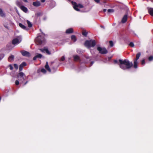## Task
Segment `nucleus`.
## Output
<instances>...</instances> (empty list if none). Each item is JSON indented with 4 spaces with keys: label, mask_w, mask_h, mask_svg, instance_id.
Here are the masks:
<instances>
[{
    "label": "nucleus",
    "mask_w": 153,
    "mask_h": 153,
    "mask_svg": "<svg viewBox=\"0 0 153 153\" xmlns=\"http://www.w3.org/2000/svg\"><path fill=\"white\" fill-rule=\"evenodd\" d=\"M71 39L74 41V42H75L76 40V36L74 35H73L71 36Z\"/></svg>",
    "instance_id": "b1692460"
},
{
    "label": "nucleus",
    "mask_w": 153,
    "mask_h": 153,
    "mask_svg": "<svg viewBox=\"0 0 153 153\" xmlns=\"http://www.w3.org/2000/svg\"><path fill=\"white\" fill-rule=\"evenodd\" d=\"M106 6H108L110 7H111L112 6V5L111 3L106 2L105 4L104 7H105Z\"/></svg>",
    "instance_id": "c756f323"
},
{
    "label": "nucleus",
    "mask_w": 153,
    "mask_h": 153,
    "mask_svg": "<svg viewBox=\"0 0 153 153\" xmlns=\"http://www.w3.org/2000/svg\"><path fill=\"white\" fill-rule=\"evenodd\" d=\"M28 82V81L26 82L23 85H26L27 83Z\"/></svg>",
    "instance_id": "de8ad7c7"
},
{
    "label": "nucleus",
    "mask_w": 153,
    "mask_h": 153,
    "mask_svg": "<svg viewBox=\"0 0 153 153\" xmlns=\"http://www.w3.org/2000/svg\"><path fill=\"white\" fill-rule=\"evenodd\" d=\"M21 9L24 12L26 13L28 11L27 9L24 6H20Z\"/></svg>",
    "instance_id": "2eb2a0df"
},
{
    "label": "nucleus",
    "mask_w": 153,
    "mask_h": 153,
    "mask_svg": "<svg viewBox=\"0 0 153 153\" xmlns=\"http://www.w3.org/2000/svg\"><path fill=\"white\" fill-rule=\"evenodd\" d=\"M39 50L42 52L44 53H46L48 55L51 54V53L50 51H49L48 48L47 47H44L43 49H40Z\"/></svg>",
    "instance_id": "6e6552de"
},
{
    "label": "nucleus",
    "mask_w": 153,
    "mask_h": 153,
    "mask_svg": "<svg viewBox=\"0 0 153 153\" xmlns=\"http://www.w3.org/2000/svg\"><path fill=\"white\" fill-rule=\"evenodd\" d=\"M148 60L149 61H151L153 60V56H150L148 58Z\"/></svg>",
    "instance_id": "7c9ffc66"
},
{
    "label": "nucleus",
    "mask_w": 153,
    "mask_h": 153,
    "mask_svg": "<svg viewBox=\"0 0 153 153\" xmlns=\"http://www.w3.org/2000/svg\"><path fill=\"white\" fill-rule=\"evenodd\" d=\"M14 67L16 69L18 68V65L16 64H14Z\"/></svg>",
    "instance_id": "c9c22d12"
},
{
    "label": "nucleus",
    "mask_w": 153,
    "mask_h": 153,
    "mask_svg": "<svg viewBox=\"0 0 153 153\" xmlns=\"http://www.w3.org/2000/svg\"><path fill=\"white\" fill-rule=\"evenodd\" d=\"M4 26L6 27V28H7V29H8V27L7 26V25H4Z\"/></svg>",
    "instance_id": "a18cd8bd"
},
{
    "label": "nucleus",
    "mask_w": 153,
    "mask_h": 153,
    "mask_svg": "<svg viewBox=\"0 0 153 153\" xmlns=\"http://www.w3.org/2000/svg\"><path fill=\"white\" fill-rule=\"evenodd\" d=\"M41 71L44 74H45L46 72V70L44 68L41 69Z\"/></svg>",
    "instance_id": "72a5a7b5"
},
{
    "label": "nucleus",
    "mask_w": 153,
    "mask_h": 153,
    "mask_svg": "<svg viewBox=\"0 0 153 153\" xmlns=\"http://www.w3.org/2000/svg\"><path fill=\"white\" fill-rule=\"evenodd\" d=\"M141 64L142 65H144L146 64L145 59H143L141 61Z\"/></svg>",
    "instance_id": "bb28decb"
},
{
    "label": "nucleus",
    "mask_w": 153,
    "mask_h": 153,
    "mask_svg": "<svg viewBox=\"0 0 153 153\" xmlns=\"http://www.w3.org/2000/svg\"><path fill=\"white\" fill-rule=\"evenodd\" d=\"M0 16L2 17L5 16V14L1 8H0Z\"/></svg>",
    "instance_id": "f3484780"
},
{
    "label": "nucleus",
    "mask_w": 153,
    "mask_h": 153,
    "mask_svg": "<svg viewBox=\"0 0 153 153\" xmlns=\"http://www.w3.org/2000/svg\"><path fill=\"white\" fill-rule=\"evenodd\" d=\"M24 2H27L28 1L27 0H23Z\"/></svg>",
    "instance_id": "3c124183"
},
{
    "label": "nucleus",
    "mask_w": 153,
    "mask_h": 153,
    "mask_svg": "<svg viewBox=\"0 0 153 153\" xmlns=\"http://www.w3.org/2000/svg\"><path fill=\"white\" fill-rule=\"evenodd\" d=\"M76 51L78 53H81L82 52V51L80 49H77Z\"/></svg>",
    "instance_id": "e433bc0d"
},
{
    "label": "nucleus",
    "mask_w": 153,
    "mask_h": 153,
    "mask_svg": "<svg viewBox=\"0 0 153 153\" xmlns=\"http://www.w3.org/2000/svg\"><path fill=\"white\" fill-rule=\"evenodd\" d=\"M97 50L100 53L102 54H105L108 53L107 51L105 48H102L100 47H98Z\"/></svg>",
    "instance_id": "0eeeda50"
},
{
    "label": "nucleus",
    "mask_w": 153,
    "mask_h": 153,
    "mask_svg": "<svg viewBox=\"0 0 153 153\" xmlns=\"http://www.w3.org/2000/svg\"><path fill=\"white\" fill-rule=\"evenodd\" d=\"M118 65L123 70H126L130 68L133 66V63L127 59L119 60Z\"/></svg>",
    "instance_id": "f257e3e1"
},
{
    "label": "nucleus",
    "mask_w": 153,
    "mask_h": 153,
    "mask_svg": "<svg viewBox=\"0 0 153 153\" xmlns=\"http://www.w3.org/2000/svg\"><path fill=\"white\" fill-rule=\"evenodd\" d=\"M110 45L111 47H112L114 45L113 42L112 41H109Z\"/></svg>",
    "instance_id": "2f4dec72"
},
{
    "label": "nucleus",
    "mask_w": 153,
    "mask_h": 153,
    "mask_svg": "<svg viewBox=\"0 0 153 153\" xmlns=\"http://www.w3.org/2000/svg\"><path fill=\"white\" fill-rule=\"evenodd\" d=\"M26 64L25 62H23L19 66V71H21L23 67L26 66Z\"/></svg>",
    "instance_id": "9d476101"
},
{
    "label": "nucleus",
    "mask_w": 153,
    "mask_h": 153,
    "mask_svg": "<svg viewBox=\"0 0 153 153\" xmlns=\"http://www.w3.org/2000/svg\"><path fill=\"white\" fill-rule=\"evenodd\" d=\"M15 84L16 85H18L19 84V80H16L15 81Z\"/></svg>",
    "instance_id": "ea45409f"
},
{
    "label": "nucleus",
    "mask_w": 153,
    "mask_h": 153,
    "mask_svg": "<svg viewBox=\"0 0 153 153\" xmlns=\"http://www.w3.org/2000/svg\"><path fill=\"white\" fill-rule=\"evenodd\" d=\"M42 56V55L41 54H38L34 56L33 59V60H35L37 58H41Z\"/></svg>",
    "instance_id": "4468645a"
},
{
    "label": "nucleus",
    "mask_w": 153,
    "mask_h": 153,
    "mask_svg": "<svg viewBox=\"0 0 153 153\" xmlns=\"http://www.w3.org/2000/svg\"><path fill=\"white\" fill-rule=\"evenodd\" d=\"M74 60L75 61H77L79 59V57L78 55H75L73 56Z\"/></svg>",
    "instance_id": "393cba45"
},
{
    "label": "nucleus",
    "mask_w": 153,
    "mask_h": 153,
    "mask_svg": "<svg viewBox=\"0 0 153 153\" xmlns=\"http://www.w3.org/2000/svg\"><path fill=\"white\" fill-rule=\"evenodd\" d=\"M129 45L132 47H133L134 46V45L133 42H131L129 44Z\"/></svg>",
    "instance_id": "f704fd0d"
},
{
    "label": "nucleus",
    "mask_w": 153,
    "mask_h": 153,
    "mask_svg": "<svg viewBox=\"0 0 153 153\" xmlns=\"http://www.w3.org/2000/svg\"><path fill=\"white\" fill-rule=\"evenodd\" d=\"M41 2H44L45 1V0H41Z\"/></svg>",
    "instance_id": "8fccbe9b"
},
{
    "label": "nucleus",
    "mask_w": 153,
    "mask_h": 153,
    "mask_svg": "<svg viewBox=\"0 0 153 153\" xmlns=\"http://www.w3.org/2000/svg\"><path fill=\"white\" fill-rule=\"evenodd\" d=\"M114 12V10L113 9H109L107 10L108 13H112Z\"/></svg>",
    "instance_id": "c85d7f7f"
},
{
    "label": "nucleus",
    "mask_w": 153,
    "mask_h": 153,
    "mask_svg": "<svg viewBox=\"0 0 153 153\" xmlns=\"http://www.w3.org/2000/svg\"><path fill=\"white\" fill-rule=\"evenodd\" d=\"M43 36L39 35L36 38V40L39 45H41L44 43L45 41V39L44 36V34L42 32Z\"/></svg>",
    "instance_id": "7ed1b4c3"
},
{
    "label": "nucleus",
    "mask_w": 153,
    "mask_h": 153,
    "mask_svg": "<svg viewBox=\"0 0 153 153\" xmlns=\"http://www.w3.org/2000/svg\"><path fill=\"white\" fill-rule=\"evenodd\" d=\"M22 40V36H19L17 37L16 38L13 39L12 41V43L13 45H17L19 44Z\"/></svg>",
    "instance_id": "423d86ee"
},
{
    "label": "nucleus",
    "mask_w": 153,
    "mask_h": 153,
    "mask_svg": "<svg viewBox=\"0 0 153 153\" xmlns=\"http://www.w3.org/2000/svg\"><path fill=\"white\" fill-rule=\"evenodd\" d=\"M127 15H125L122 19L121 22L122 23H125L127 20Z\"/></svg>",
    "instance_id": "f8f14e48"
},
{
    "label": "nucleus",
    "mask_w": 153,
    "mask_h": 153,
    "mask_svg": "<svg viewBox=\"0 0 153 153\" xmlns=\"http://www.w3.org/2000/svg\"><path fill=\"white\" fill-rule=\"evenodd\" d=\"M4 55L3 54H0V60L2 59L4 57Z\"/></svg>",
    "instance_id": "473e14b6"
},
{
    "label": "nucleus",
    "mask_w": 153,
    "mask_h": 153,
    "mask_svg": "<svg viewBox=\"0 0 153 153\" xmlns=\"http://www.w3.org/2000/svg\"><path fill=\"white\" fill-rule=\"evenodd\" d=\"M74 30L73 28H70L67 29L65 31V33L67 34H70L73 33Z\"/></svg>",
    "instance_id": "9b49d317"
},
{
    "label": "nucleus",
    "mask_w": 153,
    "mask_h": 153,
    "mask_svg": "<svg viewBox=\"0 0 153 153\" xmlns=\"http://www.w3.org/2000/svg\"><path fill=\"white\" fill-rule=\"evenodd\" d=\"M14 58V56L13 55H11L8 58V60L9 62H11L13 60V59Z\"/></svg>",
    "instance_id": "5701e85b"
},
{
    "label": "nucleus",
    "mask_w": 153,
    "mask_h": 153,
    "mask_svg": "<svg viewBox=\"0 0 153 153\" xmlns=\"http://www.w3.org/2000/svg\"><path fill=\"white\" fill-rule=\"evenodd\" d=\"M141 53L140 52H138V53H137L136 54V57L135 59L138 60V59H139L140 57V56H141Z\"/></svg>",
    "instance_id": "4be33fe9"
},
{
    "label": "nucleus",
    "mask_w": 153,
    "mask_h": 153,
    "mask_svg": "<svg viewBox=\"0 0 153 153\" xmlns=\"http://www.w3.org/2000/svg\"><path fill=\"white\" fill-rule=\"evenodd\" d=\"M148 9L149 14L153 16V8L148 7Z\"/></svg>",
    "instance_id": "dca6fc26"
},
{
    "label": "nucleus",
    "mask_w": 153,
    "mask_h": 153,
    "mask_svg": "<svg viewBox=\"0 0 153 153\" xmlns=\"http://www.w3.org/2000/svg\"><path fill=\"white\" fill-rule=\"evenodd\" d=\"M41 14L40 13H37V15L38 16H40L41 15Z\"/></svg>",
    "instance_id": "49530a36"
},
{
    "label": "nucleus",
    "mask_w": 153,
    "mask_h": 153,
    "mask_svg": "<svg viewBox=\"0 0 153 153\" xmlns=\"http://www.w3.org/2000/svg\"><path fill=\"white\" fill-rule=\"evenodd\" d=\"M111 57H108V59L109 60L111 59Z\"/></svg>",
    "instance_id": "864d4df0"
},
{
    "label": "nucleus",
    "mask_w": 153,
    "mask_h": 153,
    "mask_svg": "<svg viewBox=\"0 0 153 153\" xmlns=\"http://www.w3.org/2000/svg\"><path fill=\"white\" fill-rule=\"evenodd\" d=\"M46 19H47L46 17H45L43 18V20H46Z\"/></svg>",
    "instance_id": "09e8293b"
},
{
    "label": "nucleus",
    "mask_w": 153,
    "mask_h": 153,
    "mask_svg": "<svg viewBox=\"0 0 153 153\" xmlns=\"http://www.w3.org/2000/svg\"><path fill=\"white\" fill-rule=\"evenodd\" d=\"M107 10L106 9H103V11L104 12H105Z\"/></svg>",
    "instance_id": "603ef678"
},
{
    "label": "nucleus",
    "mask_w": 153,
    "mask_h": 153,
    "mask_svg": "<svg viewBox=\"0 0 153 153\" xmlns=\"http://www.w3.org/2000/svg\"><path fill=\"white\" fill-rule=\"evenodd\" d=\"M95 41L94 40H86L84 43L85 45L88 48L94 47L96 45Z\"/></svg>",
    "instance_id": "f03ea898"
},
{
    "label": "nucleus",
    "mask_w": 153,
    "mask_h": 153,
    "mask_svg": "<svg viewBox=\"0 0 153 153\" xmlns=\"http://www.w3.org/2000/svg\"><path fill=\"white\" fill-rule=\"evenodd\" d=\"M68 1H70L71 0H68Z\"/></svg>",
    "instance_id": "6e6d98bb"
},
{
    "label": "nucleus",
    "mask_w": 153,
    "mask_h": 153,
    "mask_svg": "<svg viewBox=\"0 0 153 153\" xmlns=\"http://www.w3.org/2000/svg\"><path fill=\"white\" fill-rule=\"evenodd\" d=\"M45 68L48 71L50 72L51 71V70L48 65V62H47L46 63V65L45 66Z\"/></svg>",
    "instance_id": "a211bd4d"
},
{
    "label": "nucleus",
    "mask_w": 153,
    "mask_h": 153,
    "mask_svg": "<svg viewBox=\"0 0 153 153\" xmlns=\"http://www.w3.org/2000/svg\"><path fill=\"white\" fill-rule=\"evenodd\" d=\"M94 0L97 3H99L100 1V0Z\"/></svg>",
    "instance_id": "37998d69"
},
{
    "label": "nucleus",
    "mask_w": 153,
    "mask_h": 153,
    "mask_svg": "<svg viewBox=\"0 0 153 153\" xmlns=\"http://www.w3.org/2000/svg\"><path fill=\"white\" fill-rule=\"evenodd\" d=\"M40 3L39 1L33 2V5L35 7H39L40 5Z\"/></svg>",
    "instance_id": "ddd939ff"
},
{
    "label": "nucleus",
    "mask_w": 153,
    "mask_h": 153,
    "mask_svg": "<svg viewBox=\"0 0 153 153\" xmlns=\"http://www.w3.org/2000/svg\"><path fill=\"white\" fill-rule=\"evenodd\" d=\"M94 63V61H91V65L90 66H91Z\"/></svg>",
    "instance_id": "c03bdc74"
},
{
    "label": "nucleus",
    "mask_w": 153,
    "mask_h": 153,
    "mask_svg": "<svg viewBox=\"0 0 153 153\" xmlns=\"http://www.w3.org/2000/svg\"><path fill=\"white\" fill-rule=\"evenodd\" d=\"M71 3L73 5L74 9L77 11H79L80 10L78 8H82L83 7V6L82 5L80 4H77L76 2H74L73 1H72Z\"/></svg>",
    "instance_id": "39448f33"
},
{
    "label": "nucleus",
    "mask_w": 153,
    "mask_h": 153,
    "mask_svg": "<svg viewBox=\"0 0 153 153\" xmlns=\"http://www.w3.org/2000/svg\"><path fill=\"white\" fill-rule=\"evenodd\" d=\"M9 66L10 67V70H13V66H12V65H9Z\"/></svg>",
    "instance_id": "4c0bfd02"
},
{
    "label": "nucleus",
    "mask_w": 153,
    "mask_h": 153,
    "mask_svg": "<svg viewBox=\"0 0 153 153\" xmlns=\"http://www.w3.org/2000/svg\"><path fill=\"white\" fill-rule=\"evenodd\" d=\"M134 67L135 68H137V64H138V62L137 60L134 59Z\"/></svg>",
    "instance_id": "412c9836"
},
{
    "label": "nucleus",
    "mask_w": 153,
    "mask_h": 153,
    "mask_svg": "<svg viewBox=\"0 0 153 153\" xmlns=\"http://www.w3.org/2000/svg\"><path fill=\"white\" fill-rule=\"evenodd\" d=\"M27 22L29 27H32V25L31 22L28 20H27Z\"/></svg>",
    "instance_id": "a878e982"
},
{
    "label": "nucleus",
    "mask_w": 153,
    "mask_h": 153,
    "mask_svg": "<svg viewBox=\"0 0 153 153\" xmlns=\"http://www.w3.org/2000/svg\"><path fill=\"white\" fill-rule=\"evenodd\" d=\"M87 34L88 33L85 30H84L82 32V34L85 36H86Z\"/></svg>",
    "instance_id": "cd10ccee"
},
{
    "label": "nucleus",
    "mask_w": 153,
    "mask_h": 153,
    "mask_svg": "<svg viewBox=\"0 0 153 153\" xmlns=\"http://www.w3.org/2000/svg\"><path fill=\"white\" fill-rule=\"evenodd\" d=\"M21 52L22 55L24 56L29 57L30 56V53L27 51L23 50L21 51Z\"/></svg>",
    "instance_id": "1a4fd4ad"
},
{
    "label": "nucleus",
    "mask_w": 153,
    "mask_h": 153,
    "mask_svg": "<svg viewBox=\"0 0 153 153\" xmlns=\"http://www.w3.org/2000/svg\"><path fill=\"white\" fill-rule=\"evenodd\" d=\"M18 79L20 82L23 83L26 79L25 75L22 72L19 73L17 75Z\"/></svg>",
    "instance_id": "20e7f679"
},
{
    "label": "nucleus",
    "mask_w": 153,
    "mask_h": 153,
    "mask_svg": "<svg viewBox=\"0 0 153 153\" xmlns=\"http://www.w3.org/2000/svg\"><path fill=\"white\" fill-rule=\"evenodd\" d=\"M19 26L21 28L25 30H27L28 29L25 26L22 24V23H19Z\"/></svg>",
    "instance_id": "6ab92c4d"
},
{
    "label": "nucleus",
    "mask_w": 153,
    "mask_h": 153,
    "mask_svg": "<svg viewBox=\"0 0 153 153\" xmlns=\"http://www.w3.org/2000/svg\"><path fill=\"white\" fill-rule=\"evenodd\" d=\"M65 58L64 56H62L60 60L61 61H63L65 60Z\"/></svg>",
    "instance_id": "58836bf2"
},
{
    "label": "nucleus",
    "mask_w": 153,
    "mask_h": 153,
    "mask_svg": "<svg viewBox=\"0 0 153 153\" xmlns=\"http://www.w3.org/2000/svg\"><path fill=\"white\" fill-rule=\"evenodd\" d=\"M87 60H88L89 61H90L91 59V58L90 57L88 56L86 57Z\"/></svg>",
    "instance_id": "a19ab883"
},
{
    "label": "nucleus",
    "mask_w": 153,
    "mask_h": 153,
    "mask_svg": "<svg viewBox=\"0 0 153 153\" xmlns=\"http://www.w3.org/2000/svg\"><path fill=\"white\" fill-rule=\"evenodd\" d=\"M101 27L102 28H104V26H101Z\"/></svg>",
    "instance_id": "5fc2aeb1"
},
{
    "label": "nucleus",
    "mask_w": 153,
    "mask_h": 153,
    "mask_svg": "<svg viewBox=\"0 0 153 153\" xmlns=\"http://www.w3.org/2000/svg\"><path fill=\"white\" fill-rule=\"evenodd\" d=\"M114 63H115V64L117 63V64H118L119 63V62L118 63V61L116 60H114Z\"/></svg>",
    "instance_id": "79ce46f5"
},
{
    "label": "nucleus",
    "mask_w": 153,
    "mask_h": 153,
    "mask_svg": "<svg viewBox=\"0 0 153 153\" xmlns=\"http://www.w3.org/2000/svg\"><path fill=\"white\" fill-rule=\"evenodd\" d=\"M56 3L54 1H51V2L50 6L51 8H53L55 6Z\"/></svg>",
    "instance_id": "aec40b11"
}]
</instances>
